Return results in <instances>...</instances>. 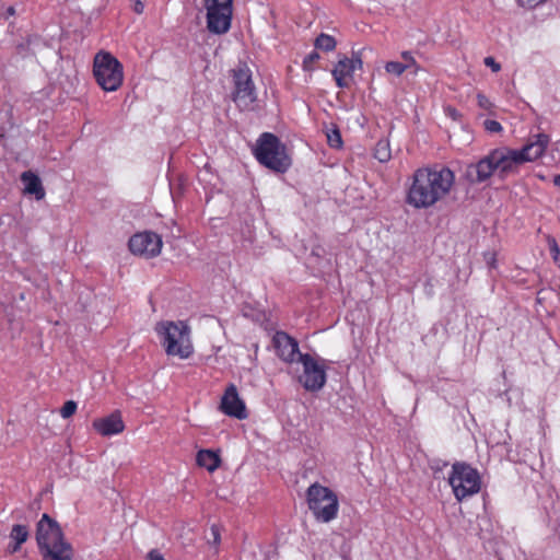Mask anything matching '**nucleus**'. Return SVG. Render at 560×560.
Returning <instances> with one entry per match:
<instances>
[{"label": "nucleus", "mask_w": 560, "mask_h": 560, "mask_svg": "<svg viewBox=\"0 0 560 560\" xmlns=\"http://www.w3.org/2000/svg\"><path fill=\"white\" fill-rule=\"evenodd\" d=\"M386 73L394 77H400L405 71L406 67L400 61H387L384 66Z\"/></svg>", "instance_id": "24"}, {"label": "nucleus", "mask_w": 560, "mask_h": 560, "mask_svg": "<svg viewBox=\"0 0 560 560\" xmlns=\"http://www.w3.org/2000/svg\"><path fill=\"white\" fill-rule=\"evenodd\" d=\"M210 33L225 34L231 27L233 0H203Z\"/></svg>", "instance_id": "10"}, {"label": "nucleus", "mask_w": 560, "mask_h": 560, "mask_svg": "<svg viewBox=\"0 0 560 560\" xmlns=\"http://www.w3.org/2000/svg\"><path fill=\"white\" fill-rule=\"evenodd\" d=\"M448 483L457 501L477 494L481 489L479 471L465 463H455L448 475Z\"/></svg>", "instance_id": "7"}, {"label": "nucleus", "mask_w": 560, "mask_h": 560, "mask_svg": "<svg viewBox=\"0 0 560 560\" xmlns=\"http://www.w3.org/2000/svg\"><path fill=\"white\" fill-rule=\"evenodd\" d=\"M545 1L546 0H517L518 4L526 9H534Z\"/></svg>", "instance_id": "29"}, {"label": "nucleus", "mask_w": 560, "mask_h": 560, "mask_svg": "<svg viewBox=\"0 0 560 560\" xmlns=\"http://www.w3.org/2000/svg\"><path fill=\"white\" fill-rule=\"evenodd\" d=\"M299 362L303 365L299 377L301 385L308 392L320 390L327 382L326 360L305 353L299 355Z\"/></svg>", "instance_id": "9"}, {"label": "nucleus", "mask_w": 560, "mask_h": 560, "mask_svg": "<svg viewBox=\"0 0 560 560\" xmlns=\"http://www.w3.org/2000/svg\"><path fill=\"white\" fill-rule=\"evenodd\" d=\"M211 534L213 536V544H215V545L219 544L220 542V533L215 526L211 527Z\"/></svg>", "instance_id": "35"}, {"label": "nucleus", "mask_w": 560, "mask_h": 560, "mask_svg": "<svg viewBox=\"0 0 560 560\" xmlns=\"http://www.w3.org/2000/svg\"><path fill=\"white\" fill-rule=\"evenodd\" d=\"M7 12H8L9 15H14L15 14V9L13 7H9Z\"/></svg>", "instance_id": "37"}, {"label": "nucleus", "mask_w": 560, "mask_h": 560, "mask_svg": "<svg viewBox=\"0 0 560 560\" xmlns=\"http://www.w3.org/2000/svg\"><path fill=\"white\" fill-rule=\"evenodd\" d=\"M487 264L491 267H495V255L493 253H489L486 255Z\"/></svg>", "instance_id": "34"}, {"label": "nucleus", "mask_w": 560, "mask_h": 560, "mask_svg": "<svg viewBox=\"0 0 560 560\" xmlns=\"http://www.w3.org/2000/svg\"><path fill=\"white\" fill-rule=\"evenodd\" d=\"M36 540L44 560H72L73 550L59 525L47 514L37 524Z\"/></svg>", "instance_id": "4"}, {"label": "nucleus", "mask_w": 560, "mask_h": 560, "mask_svg": "<svg viewBox=\"0 0 560 560\" xmlns=\"http://www.w3.org/2000/svg\"><path fill=\"white\" fill-rule=\"evenodd\" d=\"M197 464L206 468L208 471H214L220 466V457L210 450H201L197 454Z\"/></svg>", "instance_id": "19"}, {"label": "nucleus", "mask_w": 560, "mask_h": 560, "mask_svg": "<svg viewBox=\"0 0 560 560\" xmlns=\"http://www.w3.org/2000/svg\"><path fill=\"white\" fill-rule=\"evenodd\" d=\"M254 154L260 164L276 172L283 173L291 165L285 147L275 135L269 132H265L258 138Z\"/></svg>", "instance_id": "6"}, {"label": "nucleus", "mask_w": 560, "mask_h": 560, "mask_svg": "<svg viewBox=\"0 0 560 560\" xmlns=\"http://www.w3.org/2000/svg\"><path fill=\"white\" fill-rule=\"evenodd\" d=\"M485 129L490 133H499L503 130L502 125L493 119H487L483 121Z\"/></svg>", "instance_id": "27"}, {"label": "nucleus", "mask_w": 560, "mask_h": 560, "mask_svg": "<svg viewBox=\"0 0 560 560\" xmlns=\"http://www.w3.org/2000/svg\"><path fill=\"white\" fill-rule=\"evenodd\" d=\"M485 65L489 67L493 72H499L501 70L500 63H498L493 57H486Z\"/></svg>", "instance_id": "30"}, {"label": "nucleus", "mask_w": 560, "mask_h": 560, "mask_svg": "<svg viewBox=\"0 0 560 560\" xmlns=\"http://www.w3.org/2000/svg\"><path fill=\"white\" fill-rule=\"evenodd\" d=\"M550 253L552 255L553 260L557 261L560 257V248L556 241H552V244L550 245Z\"/></svg>", "instance_id": "32"}, {"label": "nucleus", "mask_w": 560, "mask_h": 560, "mask_svg": "<svg viewBox=\"0 0 560 560\" xmlns=\"http://www.w3.org/2000/svg\"><path fill=\"white\" fill-rule=\"evenodd\" d=\"M278 357L288 363L299 362V343L283 331H277L272 338Z\"/></svg>", "instance_id": "14"}, {"label": "nucleus", "mask_w": 560, "mask_h": 560, "mask_svg": "<svg viewBox=\"0 0 560 560\" xmlns=\"http://www.w3.org/2000/svg\"><path fill=\"white\" fill-rule=\"evenodd\" d=\"M445 112L447 116L452 117L453 119H457L459 117L458 112L453 107L445 108Z\"/></svg>", "instance_id": "36"}, {"label": "nucleus", "mask_w": 560, "mask_h": 560, "mask_svg": "<svg viewBox=\"0 0 560 560\" xmlns=\"http://www.w3.org/2000/svg\"><path fill=\"white\" fill-rule=\"evenodd\" d=\"M77 408H78V405L74 400H68L63 404V406L61 407L60 409V416L63 418V419H68L70 418L71 416L74 415V412L77 411Z\"/></svg>", "instance_id": "25"}, {"label": "nucleus", "mask_w": 560, "mask_h": 560, "mask_svg": "<svg viewBox=\"0 0 560 560\" xmlns=\"http://www.w3.org/2000/svg\"><path fill=\"white\" fill-rule=\"evenodd\" d=\"M233 101L241 110H253L257 94L252 80L250 70L246 67L234 70Z\"/></svg>", "instance_id": "11"}, {"label": "nucleus", "mask_w": 560, "mask_h": 560, "mask_svg": "<svg viewBox=\"0 0 560 560\" xmlns=\"http://www.w3.org/2000/svg\"><path fill=\"white\" fill-rule=\"evenodd\" d=\"M147 560H165V558L160 551L151 550L147 556Z\"/></svg>", "instance_id": "33"}, {"label": "nucleus", "mask_w": 560, "mask_h": 560, "mask_svg": "<svg viewBox=\"0 0 560 560\" xmlns=\"http://www.w3.org/2000/svg\"><path fill=\"white\" fill-rule=\"evenodd\" d=\"M456 187V175L441 164L415 171L407 189L406 202L415 209H429L446 199Z\"/></svg>", "instance_id": "2"}, {"label": "nucleus", "mask_w": 560, "mask_h": 560, "mask_svg": "<svg viewBox=\"0 0 560 560\" xmlns=\"http://www.w3.org/2000/svg\"><path fill=\"white\" fill-rule=\"evenodd\" d=\"M28 538V529L24 525L16 524L12 527L10 533L11 544H9L8 549L11 553L16 552L21 546Z\"/></svg>", "instance_id": "18"}, {"label": "nucleus", "mask_w": 560, "mask_h": 560, "mask_svg": "<svg viewBox=\"0 0 560 560\" xmlns=\"http://www.w3.org/2000/svg\"><path fill=\"white\" fill-rule=\"evenodd\" d=\"M159 341L168 357L189 359L194 353L191 328L184 320H161L154 326Z\"/></svg>", "instance_id": "3"}, {"label": "nucleus", "mask_w": 560, "mask_h": 560, "mask_svg": "<svg viewBox=\"0 0 560 560\" xmlns=\"http://www.w3.org/2000/svg\"><path fill=\"white\" fill-rule=\"evenodd\" d=\"M400 56L404 60V66L406 67V70H411L413 74H417L419 71H421L420 65L417 62V60L415 59L410 51H402Z\"/></svg>", "instance_id": "23"}, {"label": "nucleus", "mask_w": 560, "mask_h": 560, "mask_svg": "<svg viewBox=\"0 0 560 560\" xmlns=\"http://www.w3.org/2000/svg\"><path fill=\"white\" fill-rule=\"evenodd\" d=\"M93 428L103 436L119 434L124 431L125 424L119 412L100 418L93 421Z\"/></svg>", "instance_id": "16"}, {"label": "nucleus", "mask_w": 560, "mask_h": 560, "mask_svg": "<svg viewBox=\"0 0 560 560\" xmlns=\"http://www.w3.org/2000/svg\"><path fill=\"white\" fill-rule=\"evenodd\" d=\"M477 102L478 106L485 110H491L493 107L491 101L482 93L477 94Z\"/></svg>", "instance_id": "28"}, {"label": "nucleus", "mask_w": 560, "mask_h": 560, "mask_svg": "<svg viewBox=\"0 0 560 560\" xmlns=\"http://www.w3.org/2000/svg\"><path fill=\"white\" fill-rule=\"evenodd\" d=\"M326 138L328 144L334 149H340L342 147V139L339 129L331 125L330 128L326 130Z\"/></svg>", "instance_id": "22"}, {"label": "nucleus", "mask_w": 560, "mask_h": 560, "mask_svg": "<svg viewBox=\"0 0 560 560\" xmlns=\"http://www.w3.org/2000/svg\"><path fill=\"white\" fill-rule=\"evenodd\" d=\"M550 143V137L540 132L533 136L521 149L500 147L491 150L477 163L469 164L466 176L471 183H483L492 175L505 178L518 172L521 165L540 159Z\"/></svg>", "instance_id": "1"}, {"label": "nucleus", "mask_w": 560, "mask_h": 560, "mask_svg": "<svg viewBox=\"0 0 560 560\" xmlns=\"http://www.w3.org/2000/svg\"><path fill=\"white\" fill-rule=\"evenodd\" d=\"M320 58L319 54L316 52V51H312L311 54H308L307 56H305V58L303 59V69L305 71H313V65Z\"/></svg>", "instance_id": "26"}, {"label": "nucleus", "mask_w": 560, "mask_h": 560, "mask_svg": "<svg viewBox=\"0 0 560 560\" xmlns=\"http://www.w3.org/2000/svg\"><path fill=\"white\" fill-rule=\"evenodd\" d=\"M374 156L382 163L390 160L392 154L388 140L382 139L377 141L374 149Z\"/></svg>", "instance_id": "20"}, {"label": "nucleus", "mask_w": 560, "mask_h": 560, "mask_svg": "<svg viewBox=\"0 0 560 560\" xmlns=\"http://www.w3.org/2000/svg\"><path fill=\"white\" fill-rule=\"evenodd\" d=\"M553 183L556 186H559L560 187V175H557L555 178H553Z\"/></svg>", "instance_id": "38"}, {"label": "nucleus", "mask_w": 560, "mask_h": 560, "mask_svg": "<svg viewBox=\"0 0 560 560\" xmlns=\"http://www.w3.org/2000/svg\"><path fill=\"white\" fill-rule=\"evenodd\" d=\"M93 75L105 92L117 91L124 82V67L110 52L101 50L93 59Z\"/></svg>", "instance_id": "5"}, {"label": "nucleus", "mask_w": 560, "mask_h": 560, "mask_svg": "<svg viewBox=\"0 0 560 560\" xmlns=\"http://www.w3.org/2000/svg\"><path fill=\"white\" fill-rule=\"evenodd\" d=\"M222 411L236 419H245L247 417L246 407L244 401L240 398L237 388L231 384L226 389L221 399Z\"/></svg>", "instance_id": "15"}, {"label": "nucleus", "mask_w": 560, "mask_h": 560, "mask_svg": "<svg viewBox=\"0 0 560 560\" xmlns=\"http://www.w3.org/2000/svg\"><path fill=\"white\" fill-rule=\"evenodd\" d=\"M21 180L24 184V192L33 195L37 200L45 197V189L42 185L39 177L31 171L22 173Z\"/></svg>", "instance_id": "17"}, {"label": "nucleus", "mask_w": 560, "mask_h": 560, "mask_svg": "<svg viewBox=\"0 0 560 560\" xmlns=\"http://www.w3.org/2000/svg\"><path fill=\"white\" fill-rule=\"evenodd\" d=\"M307 504L315 518L323 523H329L336 518L339 503L334 491L319 483H313L308 487Z\"/></svg>", "instance_id": "8"}, {"label": "nucleus", "mask_w": 560, "mask_h": 560, "mask_svg": "<svg viewBox=\"0 0 560 560\" xmlns=\"http://www.w3.org/2000/svg\"><path fill=\"white\" fill-rule=\"evenodd\" d=\"M131 9L137 14H142L144 11V3L141 0H132Z\"/></svg>", "instance_id": "31"}, {"label": "nucleus", "mask_w": 560, "mask_h": 560, "mask_svg": "<svg viewBox=\"0 0 560 560\" xmlns=\"http://www.w3.org/2000/svg\"><path fill=\"white\" fill-rule=\"evenodd\" d=\"M362 58L359 54H353L351 58L341 57L331 70L337 86L340 89L349 88L353 81L354 72L362 69Z\"/></svg>", "instance_id": "13"}, {"label": "nucleus", "mask_w": 560, "mask_h": 560, "mask_svg": "<svg viewBox=\"0 0 560 560\" xmlns=\"http://www.w3.org/2000/svg\"><path fill=\"white\" fill-rule=\"evenodd\" d=\"M163 246L162 238L153 232H140L129 240V249L133 255L151 258L161 253Z\"/></svg>", "instance_id": "12"}, {"label": "nucleus", "mask_w": 560, "mask_h": 560, "mask_svg": "<svg viewBox=\"0 0 560 560\" xmlns=\"http://www.w3.org/2000/svg\"><path fill=\"white\" fill-rule=\"evenodd\" d=\"M314 45L317 49H322L324 51H331L336 48V39L331 35L322 33L315 39Z\"/></svg>", "instance_id": "21"}]
</instances>
